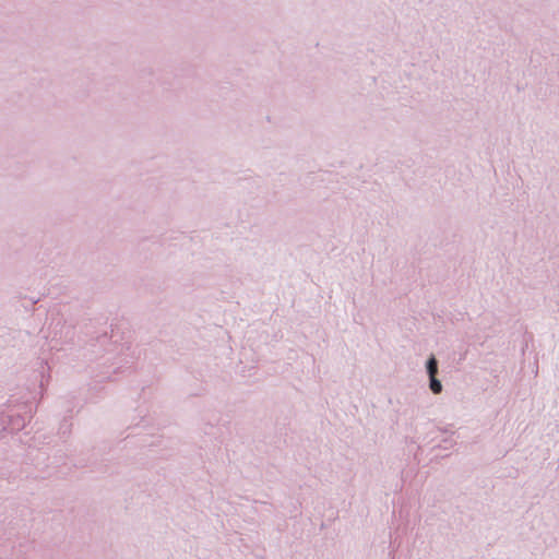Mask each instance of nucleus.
I'll use <instances>...</instances> for the list:
<instances>
[{
  "label": "nucleus",
  "instance_id": "f257e3e1",
  "mask_svg": "<svg viewBox=\"0 0 559 559\" xmlns=\"http://www.w3.org/2000/svg\"><path fill=\"white\" fill-rule=\"evenodd\" d=\"M427 370H428L429 377H436L438 367H437V360L433 356L427 362Z\"/></svg>",
  "mask_w": 559,
  "mask_h": 559
},
{
  "label": "nucleus",
  "instance_id": "f03ea898",
  "mask_svg": "<svg viewBox=\"0 0 559 559\" xmlns=\"http://www.w3.org/2000/svg\"><path fill=\"white\" fill-rule=\"evenodd\" d=\"M430 389L435 394L440 393L442 390V385L436 377H430Z\"/></svg>",
  "mask_w": 559,
  "mask_h": 559
}]
</instances>
